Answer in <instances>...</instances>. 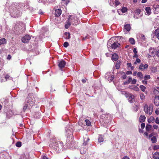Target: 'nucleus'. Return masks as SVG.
Masks as SVG:
<instances>
[{"label":"nucleus","mask_w":159,"mask_h":159,"mask_svg":"<svg viewBox=\"0 0 159 159\" xmlns=\"http://www.w3.org/2000/svg\"><path fill=\"white\" fill-rule=\"evenodd\" d=\"M110 40L111 39L109 40L107 43V47L108 48L111 47L112 49H115L120 47V44L118 42H114L112 44H111L110 42H111Z\"/></svg>","instance_id":"423d86ee"},{"label":"nucleus","mask_w":159,"mask_h":159,"mask_svg":"<svg viewBox=\"0 0 159 159\" xmlns=\"http://www.w3.org/2000/svg\"><path fill=\"white\" fill-rule=\"evenodd\" d=\"M146 117L144 116H141L139 117V121L140 122H143L145 121Z\"/></svg>","instance_id":"5701e85b"},{"label":"nucleus","mask_w":159,"mask_h":159,"mask_svg":"<svg viewBox=\"0 0 159 159\" xmlns=\"http://www.w3.org/2000/svg\"><path fill=\"white\" fill-rule=\"evenodd\" d=\"M145 126V124L144 123H142L141 124V126L142 129H143L144 128Z\"/></svg>","instance_id":"5fc2aeb1"},{"label":"nucleus","mask_w":159,"mask_h":159,"mask_svg":"<svg viewBox=\"0 0 159 159\" xmlns=\"http://www.w3.org/2000/svg\"><path fill=\"white\" fill-rule=\"evenodd\" d=\"M150 78V75H145L144 77V80H145L149 79Z\"/></svg>","instance_id":"37998d69"},{"label":"nucleus","mask_w":159,"mask_h":159,"mask_svg":"<svg viewBox=\"0 0 159 159\" xmlns=\"http://www.w3.org/2000/svg\"><path fill=\"white\" fill-rule=\"evenodd\" d=\"M61 13V10L60 9H56L55 12V14L56 17H58L60 16Z\"/></svg>","instance_id":"4468645a"},{"label":"nucleus","mask_w":159,"mask_h":159,"mask_svg":"<svg viewBox=\"0 0 159 159\" xmlns=\"http://www.w3.org/2000/svg\"><path fill=\"white\" fill-rule=\"evenodd\" d=\"M145 11L146 15H150L151 13V10L150 7H146L145 8Z\"/></svg>","instance_id":"dca6fc26"},{"label":"nucleus","mask_w":159,"mask_h":159,"mask_svg":"<svg viewBox=\"0 0 159 159\" xmlns=\"http://www.w3.org/2000/svg\"><path fill=\"white\" fill-rule=\"evenodd\" d=\"M115 6L117 7L120 4V2L117 0H116L115 1Z\"/></svg>","instance_id":"ea45409f"},{"label":"nucleus","mask_w":159,"mask_h":159,"mask_svg":"<svg viewBox=\"0 0 159 159\" xmlns=\"http://www.w3.org/2000/svg\"><path fill=\"white\" fill-rule=\"evenodd\" d=\"M126 74L127 75H130L132 74V72L131 71H128L126 72Z\"/></svg>","instance_id":"680f3d73"},{"label":"nucleus","mask_w":159,"mask_h":159,"mask_svg":"<svg viewBox=\"0 0 159 159\" xmlns=\"http://www.w3.org/2000/svg\"><path fill=\"white\" fill-rule=\"evenodd\" d=\"M148 51L150 54L152 56L154 57L155 55V51L154 48L152 47L148 49Z\"/></svg>","instance_id":"f8f14e48"},{"label":"nucleus","mask_w":159,"mask_h":159,"mask_svg":"<svg viewBox=\"0 0 159 159\" xmlns=\"http://www.w3.org/2000/svg\"><path fill=\"white\" fill-rule=\"evenodd\" d=\"M153 127L154 129H157L158 128V126L157 125H153Z\"/></svg>","instance_id":"69168bd1"},{"label":"nucleus","mask_w":159,"mask_h":159,"mask_svg":"<svg viewBox=\"0 0 159 159\" xmlns=\"http://www.w3.org/2000/svg\"><path fill=\"white\" fill-rule=\"evenodd\" d=\"M39 13L40 15H43V12L41 10H40L39 11Z\"/></svg>","instance_id":"e2e57ef3"},{"label":"nucleus","mask_w":159,"mask_h":159,"mask_svg":"<svg viewBox=\"0 0 159 159\" xmlns=\"http://www.w3.org/2000/svg\"><path fill=\"white\" fill-rule=\"evenodd\" d=\"M120 62H118V61L117 62V63H116V69H118L120 68Z\"/></svg>","instance_id":"4c0bfd02"},{"label":"nucleus","mask_w":159,"mask_h":159,"mask_svg":"<svg viewBox=\"0 0 159 159\" xmlns=\"http://www.w3.org/2000/svg\"><path fill=\"white\" fill-rule=\"evenodd\" d=\"M140 98L142 100H143L145 99V96L143 93H141L140 94Z\"/></svg>","instance_id":"79ce46f5"},{"label":"nucleus","mask_w":159,"mask_h":159,"mask_svg":"<svg viewBox=\"0 0 159 159\" xmlns=\"http://www.w3.org/2000/svg\"><path fill=\"white\" fill-rule=\"evenodd\" d=\"M16 146L18 147H20L21 146V143L20 142H18L16 144Z\"/></svg>","instance_id":"a19ab883"},{"label":"nucleus","mask_w":159,"mask_h":159,"mask_svg":"<svg viewBox=\"0 0 159 159\" xmlns=\"http://www.w3.org/2000/svg\"><path fill=\"white\" fill-rule=\"evenodd\" d=\"M151 140L153 143H156L157 142V138L155 136H153L151 138Z\"/></svg>","instance_id":"473e14b6"},{"label":"nucleus","mask_w":159,"mask_h":159,"mask_svg":"<svg viewBox=\"0 0 159 159\" xmlns=\"http://www.w3.org/2000/svg\"><path fill=\"white\" fill-rule=\"evenodd\" d=\"M10 76L8 75H6L5 76V78L6 80V81L9 78Z\"/></svg>","instance_id":"052dcab7"},{"label":"nucleus","mask_w":159,"mask_h":159,"mask_svg":"<svg viewBox=\"0 0 159 159\" xmlns=\"http://www.w3.org/2000/svg\"><path fill=\"white\" fill-rule=\"evenodd\" d=\"M152 126L150 125H147L146 126V129L147 131H149L151 129Z\"/></svg>","instance_id":"c756f323"},{"label":"nucleus","mask_w":159,"mask_h":159,"mask_svg":"<svg viewBox=\"0 0 159 159\" xmlns=\"http://www.w3.org/2000/svg\"><path fill=\"white\" fill-rule=\"evenodd\" d=\"M6 43V39L4 38L0 39V45L5 44Z\"/></svg>","instance_id":"bb28decb"},{"label":"nucleus","mask_w":159,"mask_h":159,"mask_svg":"<svg viewBox=\"0 0 159 159\" xmlns=\"http://www.w3.org/2000/svg\"><path fill=\"white\" fill-rule=\"evenodd\" d=\"M84 143L83 145L86 146L87 144V142L89 140V137L87 134H85L84 137Z\"/></svg>","instance_id":"ddd939ff"},{"label":"nucleus","mask_w":159,"mask_h":159,"mask_svg":"<svg viewBox=\"0 0 159 159\" xmlns=\"http://www.w3.org/2000/svg\"><path fill=\"white\" fill-rule=\"evenodd\" d=\"M153 157L154 159H159V152H155L153 154Z\"/></svg>","instance_id":"6ab92c4d"},{"label":"nucleus","mask_w":159,"mask_h":159,"mask_svg":"<svg viewBox=\"0 0 159 159\" xmlns=\"http://www.w3.org/2000/svg\"><path fill=\"white\" fill-rule=\"evenodd\" d=\"M49 146L57 152H61L64 150L63 143L55 139L51 140Z\"/></svg>","instance_id":"f257e3e1"},{"label":"nucleus","mask_w":159,"mask_h":159,"mask_svg":"<svg viewBox=\"0 0 159 159\" xmlns=\"http://www.w3.org/2000/svg\"><path fill=\"white\" fill-rule=\"evenodd\" d=\"M142 82V83L143 84H147V81H146L143 80Z\"/></svg>","instance_id":"338daca9"},{"label":"nucleus","mask_w":159,"mask_h":159,"mask_svg":"<svg viewBox=\"0 0 159 159\" xmlns=\"http://www.w3.org/2000/svg\"><path fill=\"white\" fill-rule=\"evenodd\" d=\"M148 67V66L147 64H145L144 65L142 63L140 66L139 68V69L141 70L142 71H144L145 69L147 68Z\"/></svg>","instance_id":"9d476101"},{"label":"nucleus","mask_w":159,"mask_h":159,"mask_svg":"<svg viewBox=\"0 0 159 159\" xmlns=\"http://www.w3.org/2000/svg\"><path fill=\"white\" fill-rule=\"evenodd\" d=\"M29 158V156L28 155H27L26 156H25V157H21V158L22 159L23 158V159H27Z\"/></svg>","instance_id":"4d7b16f0"},{"label":"nucleus","mask_w":159,"mask_h":159,"mask_svg":"<svg viewBox=\"0 0 159 159\" xmlns=\"http://www.w3.org/2000/svg\"><path fill=\"white\" fill-rule=\"evenodd\" d=\"M154 34H155V35L159 40V28L155 30Z\"/></svg>","instance_id":"aec40b11"},{"label":"nucleus","mask_w":159,"mask_h":159,"mask_svg":"<svg viewBox=\"0 0 159 159\" xmlns=\"http://www.w3.org/2000/svg\"><path fill=\"white\" fill-rule=\"evenodd\" d=\"M157 149H159V145H155L153 147V149L154 150H157Z\"/></svg>","instance_id":"09e8293b"},{"label":"nucleus","mask_w":159,"mask_h":159,"mask_svg":"<svg viewBox=\"0 0 159 159\" xmlns=\"http://www.w3.org/2000/svg\"><path fill=\"white\" fill-rule=\"evenodd\" d=\"M154 8L155 9H159V5L157 4L154 6Z\"/></svg>","instance_id":"bf43d9fd"},{"label":"nucleus","mask_w":159,"mask_h":159,"mask_svg":"<svg viewBox=\"0 0 159 159\" xmlns=\"http://www.w3.org/2000/svg\"><path fill=\"white\" fill-rule=\"evenodd\" d=\"M152 56L150 54H147L146 55V57H147L148 58H150L152 57Z\"/></svg>","instance_id":"864d4df0"},{"label":"nucleus","mask_w":159,"mask_h":159,"mask_svg":"<svg viewBox=\"0 0 159 159\" xmlns=\"http://www.w3.org/2000/svg\"><path fill=\"white\" fill-rule=\"evenodd\" d=\"M154 103L156 106L159 105V96L155 97L154 99Z\"/></svg>","instance_id":"2eb2a0df"},{"label":"nucleus","mask_w":159,"mask_h":159,"mask_svg":"<svg viewBox=\"0 0 159 159\" xmlns=\"http://www.w3.org/2000/svg\"><path fill=\"white\" fill-rule=\"evenodd\" d=\"M137 76L141 80H142L143 77V75L141 72H138L137 73Z\"/></svg>","instance_id":"cd10ccee"},{"label":"nucleus","mask_w":159,"mask_h":159,"mask_svg":"<svg viewBox=\"0 0 159 159\" xmlns=\"http://www.w3.org/2000/svg\"><path fill=\"white\" fill-rule=\"evenodd\" d=\"M63 45L65 47L67 48L68 46L69 43L67 42H66L64 43Z\"/></svg>","instance_id":"a18cd8bd"},{"label":"nucleus","mask_w":159,"mask_h":159,"mask_svg":"<svg viewBox=\"0 0 159 159\" xmlns=\"http://www.w3.org/2000/svg\"><path fill=\"white\" fill-rule=\"evenodd\" d=\"M114 78V75H111L109 76L108 78V80L109 81V82H111L112 81Z\"/></svg>","instance_id":"b1692460"},{"label":"nucleus","mask_w":159,"mask_h":159,"mask_svg":"<svg viewBox=\"0 0 159 159\" xmlns=\"http://www.w3.org/2000/svg\"><path fill=\"white\" fill-rule=\"evenodd\" d=\"M157 68L156 66L153 67L151 68V71L153 73H155L157 71Z\"/></svg>","instance_id":"f704fd0d"},{"label":"nucleus","mask_w":159,"mask_h":159,"mask_svg":"<svg viewBox=\"0 0 159 159\" xmlns=\"http://www.w3.org/2000/svg\"><path fill=\"white\" fill-rule=\"evenodd\" d=\"M31 107H30L29 105H28V104L25 103V105L23 107V111L25 112L27 109L28 108H30Z\"/></svg>","instance_id":"4be33fe9"},{"label":"nucleus","mask_w":159,"mask_h":159,"mask_svg":"<svg viewBox=\"0 0 159 159\" xmlns=\"http://www.w3.org/2000/svg\"><path fill=\"white\" fill-rule=\"evenodd\" d=\"M140 38L142 39L143 40H145V37L143 34H141Z\"/></svg>","instance_id":"8fccbe9b"},{"label":"nucleus","mask_w":159,"mask_h":159,"mask_svg":"<svg viewBox=\"0 0 159 159\" xmlns=\"http://www.w3.org/2000/svg\"><path fill=\"white\" fill-rule=\"evenodd\" d=\"M154 134V133L153 132L151 133L150 134H149V138L152 137L153 136Z\"/></svg>","instance_id":"13d9d810"},{"label":"nucleus","mask_w":159,"mask_h":159,"mask_svg":"<svg viewBox=\"0 0 159 159\" xmlns=\"http://www.w3.org/2000/svg\"><path fill=\"white\" fill-rule=\"evenodd\" d=\"M66 62L63 60H61L58 62V65L59 67L61 68L64 67L66 65Z\"/></svg>","instance_id":"1a4fd4ad"},{"label":"nucleus","mask_w":159,"mask_h":159,"mask_svg":"<svg viewBox=\"0 0 159 159\" xmlns=\"http://www.w3.org/2000/svg\"><path fill=\"white\" fill-rule=\"evenodd\" d=\"M136 80L135 79H133V80H132V84H136Z\"/></svg>","instance_id":"603ef678"},{"label":"nucleus","mask_w":159,"mask_h":159,"mask_svg":"<svg viewBox=\"0 0 159 159\" xmlns=\"http://www.w3.org/2000/svg\"><path fill=\"white\" fill-rule=\"evenodd\" d=\"M156 55L158 57H159V50L157 52Z\"/></svg>","instance_id":"774afa93"},{"label":"nucleus","mask_w":159,"mask_h":159,"mask_svg":"<svg viewBox=\"0 0 159 159\" xmlns=\"http://www.w3.org/2000/svg\"><path fill=\"white\" fill-rule=\"evenodd\" d=\"M155 113L157 115H159V108L156 109Z\"/></svg>","instance_id":"6e6d98bb"},{"label":"nucleus","mask_w":159,"mask_h":159,"mask_svg":"<svg viewBox=\"0 0 159 159\" xmlns=\"http://www.w3.org/2000/svg\"><path fill=\"white\" fill-rule=\"evenodd\" d=\"M104 139L102 135H100L98 138V141L99 143H101L103 141Z\"/></svg>","instance_id":"393cba45"},{"label":"nucleus","mask_w":159,"mask_h":159,"mask_svg":"<svg viewBox=\"0 0 159 159\" xmlns=\"http://www.w3.org/2000/svg\"><path fill=\"white\" fill-rule=\"evenodd\" d=\"M31 39L30 36L29 35H26L21 39V41L23 43H26L28 42Z\"/></svg>","instance_id":"6e6552de"},{"label":"nucleus","mask_w":159,"mask_h":159,"mask_svg":"<svg viewBox=\"0 0 159 159\" xmlns=\"http://www.w3.org/2000/svg\"><path fill=\"white\" fill-rule=\"evenodd\" d=\"M86 124L87 125L89 126H90L91 125V122L88 119H86L85 120Z\"/></svg>","instance_id":"72a5a7b5"},{"label":"nucleus","mask_w":159,"mask_h":159,"mask_svg":"<svg viewBox=\"0 0 159 159\" xmlns=\"http://www.w3.org/2000/svg\"><path fill=\"white\" fill-rule=\"evenodd\" d=\"M140 88L141 90L143 92H144L145 89H146V87L143 85H140Z\"/></svg>","instance_id":"c9c22d12"},{"label":"nucleus","mask_w":159,"mask_h":159,"mask_svg":"<svg viewBox=\"0 0 159 159\" xmlns=\"http://www.w3.org/2000/svg\"><path fill=\"white\" fill-rule=\"evenodd\" d=\"M18 6L15 4H12L9 7L10 15L12 17H16L20 15V12L19 10Z\"/></svg>","instance_id":"f03ea898"},{"label":"nucleus","mask_w":159,"mask_h":159,"mask_svg":"<svg viewBox=\"0 0 159 159\" xmlns=\"http://www.w3.org/2000/svg\"><path fill=\"white\" fill-rule=\"evenodd\" d=\"M35 102V100L33 94L32 93H29L28 95V97L25 100V103L28 104V105L30 107H32L34 105Z\"/></svg>","instance_id":"20e7f679"},{"label":"nucleus","mask_w":159,"mask_h":159,"mask_svg":"<svg viewBox=\"0 0 159 159\" xmlns=\"http://www.w3.org/2000/svg\"><path fill=\"white\" fill-rule=\"evenodd\" d=\"M124 29L128 31H129L130 30L131 27L129 24H127L124 25Z\"/></svg>","instance_id":"a211bd4d"},{"label":"nucleus","mask_w":159,"mask_h":159,"mask_svg":"<svg viewBox=\"0 0 159 159\" xmlns=\"http://www.w3.org/2000/svg\"><path fill=\"white\" fill-rule=\"evenodd\" d=\"M153 106L152 104L148 106L145 104L144 106V110L146 114L149 115H150L152 113L153 111Z\"/></svg>","instance_id":"39448f33"},{"label":"nucleus","mask_w":159,"mask_h":159,"mask_svg":"<svg viewBox=\"0 0 159 159\" xmlns=\"http://www.w3.org/2000/svg\"><path fill=\"white\" fill-rule=\"evenodd\" d=\"M129 93H128L125 91H122L121 92V93L123 95H124L126 98H128L129 95Z\"/></svg>","instance_id":"c85d7f7f"},{"label":"nucleus","mask_w":159,"mask_h":159,"mask_svg":"<svg viewBox=\"0 0 159 159\" xmlns=\"http://www.w3.org/2000/svg\"><path fill=\"white\" fill-rule=\"evenodd\" d=\"M133 52L134 54L137 53V49L136 48H134L133 49Z\"/></svg>","instance_id":"0e129e2a"},{"label":"nucleus","mask_w":159,"mask_h":159,"mask_svg":"<svg viewBox=\"0 0 159 159\" xmlns=\"http://www.w3.org/2000/svg\"><path fill=\"white\" fill-rule=\"evenodd\" d=\"M118 58V55L114 53L112 55L111 59L113 61H116Z\"/></svg>","instance_id":"f3484780"},{"label":"nucleus","mask_w":159,"mask_h":159,"mask_svg":"<svg viewBox=\"0 0 159 159\" xmlns=\"http://www.w3.org/2000/svg\"><path fill=\"white\" fill-rule=\"evenodd\" d=\"M154 119L153 117L152 116L148 120V122L149 123H150L151 122H152L154 120Z\"/></svg>","instance_id":"58836bf2"},{"label":"nucleus","mask_w":159,"mask_h":159,"mask_svg":"<svg viewBox=\"0 0 159 159\" xmlns=\"http://www.w3.org/2000/svg\"><path fill=\"white\" fill-rule=\"evenodd\" d=\"M87 151V149L86 148L83 147L81 148L80 150V152L81 154H85Z\"/></svg>","instance_id":"412c9836"},{"label":"nucleus","mask_w":159,"mask_h":159,"mask_svg":"<svg viewBox=\"0 0 159 159\" xmlns=\"http://www.w3.org/2000/svg\"><path fill=\"white\" fill-rule=\"evenodd\" d=\"M104 116H105V118L106 119H108V118L110 117V115H102V117H104Z\"/></svg>","instance_id":"49530a36"},{"label":"nucleus","mask_w":159,"mask_h":159,"mask_svg":"<svg viewBox=\"0 0 159 159\" xmlns=\"http://www.w3.org/2000/svg\"><path fill=\"white\" fill-rule=\"evenodd\" d=\"M129 41L130 43L134 45L135 44V40L133 38H130L129 39Z\"/></svg>","instance_id":"a878e982"},{"label":"nucleus","mask_w":159,"mask_h":159,"mask_svg":"<svg viewBox=\"0 0 159 159\" xmlns=\"http://www.w3.org/2000/svg\"><path fill=\"white\" fill-rule=\"evenodd\" d=\"M141 62V60L140 59H139V58H137L136 60V61L134 62V64H137V63H140Z\"/></svg>","instance_id":"c03bdc74"},{"label":"nucleus","mask_w":159,"mask_h":159,"mask_svg":"<svg viewBox=\"0 0 159 159\" xmlns=\"http://www.w3.org/2000/svg\"><path fill=\"white\" fill-rule=\"evenodd\" d=\"M129 95L128 98H129L128 100L129 101L130 103H133L134 101V96L130 93H129Z\"/></svg>","instance_id":"9b49d317"},{"label":"nucleus","mask_w":159,"mask_h":159,"mask_svg":"<svg viewBox=\"0 0 159 159\" xmlns=\"http://www.w3.org/2000/svg\"><path fill=\"white\" fill-rule=\"evenodd\" d=\"M122 13H124L128 11V9L125 7H123L120 10Z\"/></svg>","instance_id":"7c9ffc66"},{"label":"nucleus","mask_w":159,"mask_h":159,"mask_svg":"<svg viewBox=\"0 0 159 159\" xmlns=\"http://www.w3.org/2000/svg\"><path fill=\"white\" fill-rule=\"evenodd\" d=\"M155 122L157 124H159V120L158 119V118L157 117L156 118L155 120Z\"/></svg>","instance_id":"3c124183"},{"label":"nucleus","mask_w":159,"mask_h":159,"mask_svg":"<svg viewBox=\"0 0 159 159\" xmlns=\"http://www.w3.org/2000/svg\"><path fill=\"white\" fill-rule=\"evenodd\" d=\"M132 78L131 77H129V78L128 80L126 82V83L127 84L131 82L132 81Z\"/></svg>","instance_id":"de8ad7c7"},{"label":"nucleus","mask_w":159,"mask_h":159,"mask_svg":"<svg viewBox=\"0 0 159 159\" xmlns=\"http://www.w3.org/2000/svg\"><path fill=\"white\" fill-rule=\"evenodd\" d=\"M72 127V126L70 125L68 127H67L66 129V135L68 137L72 135L73 131Z\"/></svg>","instance_id":"0eeeda50"},{"label":"nucleus","mask_w":159,"mask_h":159,"mask_svg":"<svg viewBox=\"0 0 159 159\" xmlns=\"http://www.w3.org/2000/svg\"><path fill=\"white\" fill-rule=\"evenodd\" d=\"M67 22L66 23L65 27L66 29H68L71 25V23L74 25H77L79 22V20L75 15H70Z\"/></svg>","instance_id":"7ed1b4c3"},{"label":"nucleus","mask_w":159,"mask_h":159,"mask_svg":"<svg viewBox=\"0 0 159 159\" xmlns=\"http://www.w3.org/2000/svg\"><path fill=\"white\" fill-rule=\"evenodd\" d=\"M65 34L66 36V39H69L70 38V33L66 32L65 33Z\"/></svg>","instance_id":"2f4dec72"},{"label":"nucleus","mask_w":159,"mask_h":159,"mask_svg":"<svg viewBox=\"0 0 159 159\" xmlns=\"http://www.w3.org/2000/svg\"><path fill=\"white\" fill-rule=\"evenodd\" d=\"M131 89L133 90L136 91H138L139 90V88L136 86H134L132 88H131Z\"/></svg>","instance_id":"e433bc0d"}]
</instances>
